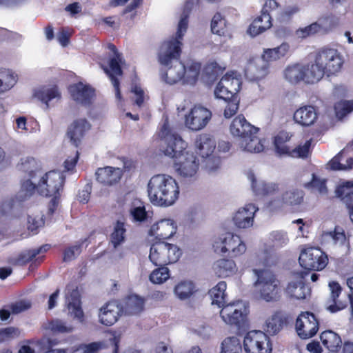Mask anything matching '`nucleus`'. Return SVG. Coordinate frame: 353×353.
Listing matches in <instances>:
<instances>
[{"label": "nucleus", "mask_w": 353, "mask_h": 353, "mask_svg": "<svg viewBox=\"0 0 353 353\" xmlns=\"http://www.w3.org/2000/svg\"><path fill=\"white\" fill-rule=\"evenodd\" d=\"M257 133L252 132V134L249 133L246 137H243L240 140L239 145L243 150L252 153H259L263 150V144L257 137Z\"/></svg>", "instance_id": "obj_34"}, {"label": "nucleus", "mask_w": 353, "mask_h": 353, "mask_svg": "<svg viewBox=\"0 0 353 353\" xmlns=\"http://www.w3.org/2000/svg\"><path fill=\"white\" fill-rule=\"evenodd\" d=\"M220 316L225 323L236 326L239 332L245 331L248 327L246 314L237 309L234 303L223 306Z\"/></svg>", "instance_id": "obj_18"}, {"label": "nucleus", "mask_w": 353, "mask_h": 353, "mask_svg": "<svg viewBox=\"0 0 353 353\" xmlns=\"http://www.w3.org/2000/svg\"><path fill=\"white\" fill-rule=\"evenodd\" d=\"M176 232V226L173 221L162 219L151 226L149 234L154 236L159 241H163L172 237Z\"/></svg>", "instance_id": "obj_24"}, {"label": "nucleus", "mask_w": 353, "mask_h": 353, "mask_svg": "<svg viewBox=\"0 0 353 353\" xmlns=\"http://www.w3.org/2000/svg\"><path fill=\"white\" fill-rule=\"evenodd\" d=\"M235 94L236 89L232 88V90H229L228 86L223 85V81H219L214 90L215 97L225 101L233 99Z\"/></svg>", "instance_id": "obj_56"}, {"label": "nucleus", "mask_w": 353, "mask_h": 353, "mask_svg": "<svg viewBox=\"0 0 353 353\" xmlns=\"http://www.w3.org/2000/svg\"><path fill=\"white\" fill-rule=\"evenodd\" d=\"M34 96L38 100L46 104L47 109L49 108L48 103L50 101L55 98L59 99L61 97L59 88L57 85H54L50 88H40L34 92Z\"/></svg>", "instance_id": "obj_38"}, {"label": "nucleus", "mask_w": 353, "mask_h": 353, "mask_svg": "<svg viewBox=\"0 0 353 353\" xmlns=\"http://www.w3.org/2000/svg\"><path fill=\"white\" fill-rule=\"evenodd\" d=\"M305 187L316 190L321 194L327 193L326 181L319 179L314 174H312V180L305 184Z\"/></svg>", "instance_id": "obj_58"}, {"label": "nucleus", "mask_w": 353, "mask_h": 353, "mask_svg": "<svg viewBox=\"0 0 353 353\" xmlns=\"http://www.w3.org/2000/svg\"><path fill=\"white\" fill-rule=\"evenodd\" d=\"M295 329L302 339L313 337L319 329V321L311 312H301L296 318Z\"/></svg>", "instance_id": "obj_15"}, {"label": "nucleus", "mask_w": 353, "mask_h": 353, "mask_svg": "<svg viewBox=\"0 0 353 353\" xmlns=\"http://www.w3.org/2000/svg\"><path fill=\"white\" fill-rule=\"evenodd\" d=\"M304 192L301 190H292L286 191L282 195V202L283 204L289 205H296L303 201Z\"/></svg>", "instance_id": "obj_50"}, {"label": "nucleus", "mask_w": 353, "mask_h": 353, "mask_svg": "<svg viewBox=\"0 0 353 353\" xmlns=\"http://www.w3.org/2000/svg\"><path fill=\"white\" fill-rule=\"evenodd\" d=\"M154 270L149 276L150 281L154 284H161L170 278V270L165 265Z\"/></svg>", "instance_id": "obj_53"}, {"label": "nucleus", "mask_w": 353, "mask_h": 353, "mask_svg": "<svg viewBox=\"0 0 353 353\" xmlns=\"http://www.w3.org/2000/svg\"><path fill=\"white\" fill-rule=\"evenodd\" d=\"M188 27V17L184 15L180 19L175 37L164 41L158 52L159 62L164 66H169L173 60L178 61L181 54L183 37Z\"/></svg>", "instance_id": "obj_5"}, {"label": "nucleus", "mask_w": 353, "mask_h": 353, "mask_svg": "<svg viewBox=\"0 0 353 353\" xmlns=\"http://www.w3.org/2000/svg\"><path fill=\"white\" fill-rule=\"evenodd\" d=\"M212 117V112L202 106H194L185 115V126L193 130L198 131L206 126Z\"/></svg>", "instance_id": "obj_19"}, {"label": "nucleus", "mask_w": 353, "mask_h": 353, "mask_svg": "<svg viewBox=\"0 0 353 353\" xmlns=\"http://www.w3.org/2000/svg\"><path fill=\"white\" fill-rule=\"evenodd\" d=\"M182 254L181 249L174 244L158 241L150 247L149 259L156 266L176 263Z\"/></svg>", "instance_id": "obj_6"}, {"label": "nucleus", "mask_w": 353, "mask_h": 353, "mask_svg": "<svg viewBox=\"0 0 353 353\" xmlns=\"http://www.w3.org/2000/svg\"><path fill=\"white\" fill-rule=\"evenodd\" d=\"M226 288V283L225 281H220L209 291L212 304L217 305L219 307L224 306Z\"/></svg>", "instance_id": "obj_39"}, {"label": "nucleus", "mask_w": 353, "mask_h": 353, "mask_svg": "<svg viewBox=\"0 0 353 353\" xmlns=\"http://www.w3.org/2000/svg\"><path fill=\"white\" fill-rule=\"evenodd\" d=\"M307 272L300 271L296 273L299 280L288 282L285 289L288 297L294 300H305L311 296V288L305 282Z\"/></svg>", "instance_id": "obj_17"}, {"label": "nucleus", "mask_w": 353, "mask_h": 353, "mask_svg": "<svg viewBox=\"0 0 353 353\" xmlns=\"http://www.w3.org/2000/svg\"><path fill=\"white\" fill-rule=\"evenodd\" d=\"M179 63L181 70L174 75L173 70L169 68L168 72L163 75L165 81L170 84H173L183 79L190 83H194L199 76L201 64L195 61L188 62L186 65L181 61H179Z\"/></svg>", "instance_id": "obj_14"}, {"label": "nucleus", "mask_w": 353, "mask_h": 353, "mask_svg": "<svg viewBox=\"0 0 353 353\" xmlns=\"http://www.w3.org/2000/svg\"><path fill=\"white\" fill-rule=\"evenodd\" d=\"M228 101V102L225 108L223 114L225 118L229 119L236 113L239 109V101L234 98Z\"/></svg>", "instance_id": "obj_63"}, {"label": "nucleus", "mask_w": 353, "mask_h": 353, "mask_svg": "<svg viewBox=\"0 0 353 353\" xmlns=\"http://www.w3.org/2000/svg\"><path fill=\"white\" fill-rule=\"evenodd\" d=\"M108 48L113 53L114 56L109 59V68H104V72L110 78L111 83L114 88L116 98L122 101V95L120 90V81L117 77H122L123 72L121 68L123 63L122 54L118 52L116 46L113 43H109Z\"/></svg>", "instance_id": "obj_10"}, {"label": "nucleus", "mask_w": 353, "mask_h": 353, "mask_svg": "<svg viewBox=\"0 0 353 353\" xmlns=\"http://www.w3.org/2000/svg\"><path fill=\"white\" fill-rule=\"evenodd\" d=\"M65 183L64 176L58 171L51 170L46 172L38 184V191L43 196L61 195Z\"/></svg>", "instance_id": "obj_12"}, {"label": "nucleus", "mask_w": 353, "mask_h": 353, "mask_svg": "<svg viewBox=\"0 0 353 353\" xmlns=\"http://www.w3.org/2000/svg\"><path fill=\"white\" fill-rule=\"evenodd\" d=\"M163 143L160 151L174 161L176 172L183 178H191L199 170V159L192 153L186 151L187 143L176 132H172L166 118L159 130Z\"/></svg>", "instance_id": "obj_1"}, {"label": "nucleus", "mask_w": 353, "mask_h": 353, "mask_svg": "<svg viewBox=\"0 0 353 353\" xmlns=\"http://www.w3.org/2000/svg\"><path fill=\"white\" fill-rule=\"evenodd\" d=\"M46 328L57 334L71 333L74 330V327L72 325L68 324L67 322L59 319H53L49 321Z\"/></svg>", "instance_id": "obj_45"}, {"label": "nucleus", "mask_w": 353, "mask_h": 353, "mask_svg": "<svg viewBox=\"0 0 353 353\" xmlns=\"http://www.w3.org/2000/svg\"><path fill=\"white\" fill-rule=\"evenodd\" d=\"M256 276L254 287L261 299L266 302H277L282 295L280 280L269 269H254Z\"/></svg>", "instance_id": "obj_4"}, {"label": "nucleus", "mask_w": 353, "mask_h": 353, "mask_svg": "<svg viewBox=\"0 0 353 353\" xmlns=\"http://www.w3.org/2000/svg\"><path fill=\"white\" fill-rule=\"evenodd\" d=\"M211 31L219 36L225 37L229 34L227 21L220 12H216L212 19Z\"/></svg>", "instance_id": "obj_42"}, {"label": "nucleus", "mask_w": 353, "mask_h": 353, "mask_svg": "<svg viewBox=\"0 0 353 353\" xmlns=\"http://www.w3.org/2000/svg\"><path fill=\"white\" fill-rule=\"evenodd\" d=\"M213 270L217 276L225 278L234 274L237 271V267L233 260L222 259L214 263Z\"/></svg>", "instance_id": "obj_33"}, {"label": "nucleus", "mask_w": 353, "mask_h": 353, "mask_svg": "<svg viewBox=\"0 0 353 353\" xmlns=\"http://www.w3.org/2000/svg\"><path fill=\"white\" fill-rule=\"evenodd\" d=\"M230 130L234 137H239L241 140L249 133L252 134V132H258L259 128L248 122L243 114H239L232 120Z\"/></svg>", "instance_id": "obj_26"}, {"label": "nucleus", "mask_w": 353, "mask_h": 353, "mask_svg": "<svg viewBox=\"0 0 353 353\" xmlns=\"http://www.w3.org/2000/svg\"><path fill=\"white\" fill-rule=\"evenodd\" d=\"M299 263L307 273L310 271H321L328 264V257L321 248L309 247L301 250Z\"/></svg>", "instance_id": "obj_9"}, {"label": "nucleus", "mask_w": 353, "mask_h": 353, "mask_svg": "<svg viewBox=\"0 0 353 353\" xmlns=\"http://www.w3.org/2000/svg\"><path fill=\"white\" fill-rule=\"evenodd\" d=\"M343 152H340L335 155L327 163V168L331 170H350L353 168V157H350L346 161V164L341 163Z\"/></svg>", "instance_id": "obj_47"}, {"label": "nucleus", "mask_w": 353, "mask_h": 353, "mask_svg": "<svg viewBox=\"0 0 353 353\" xmlns=\"http://www.w3.org/2000/svg\"><path fill=\"white\" fill-rule=\"evenodd\" d=\"M19 170L28 174V180L31 181V178H34L38 170V163L33 157H26L21 159V162L17 165Z\"/></svg>", "instance_id": "obj_44"}, {"label": "nucleus", "mask_w": 353, "mask_h": 353, "mask_svg": "<svg viewBox=\"0 0 353 353\" xmlns=\"http://www.w3.org/2000/svg\"><path fill=\"white\" fill-rule=\"evenodd\" d=\"M224 70V67H221L217 62L214 61L205 65L203 73L208 81L214 82L223 74Z\"/></svg>", "instance_id": "obj_48"}, {"label": "nucleus", "mask_w": 353, "mask_h": 353, "mask_svg": "<svg viewBox=\"0 0 353 353\" xmlns=\"http://www.w3.org/2000/svg\"><path fill=\"white\" fill-rule=\"evenodd\" d=\"M272 26V19L270 13L261 11V14L256 17L248 29V33L252 36H257Z\"/></svg>", "instance_id": "obj_31"}, {"label": "nucleus", "mask_w": 353, "mask_h": 353, "mask_svg": "<svg viewBox=\"0 0 353 353\" xmlns=\"http://www.w3.org/2000/svg\"><path fill=\"white\" fill-rule=\"evenodd\" d=\"M195 284L190 281H181L174 287V293L178 299L181 301L192 297L196 292Z\"/></svg>", "instance_id": "obj_37"}, {"label": "nucleus", "mask_w": 353, "mask_h": 353, "mask_svg": "<svg viewBox=\"0 0 353 353\" xmlns=\"http://www.w3.org/2000/svg\"><path fill=\"white\" fill-rule=\"evenodd\" d=\"M179 193L176 181L169 175H154L148 183L149 199L157 206L168 207L173 205L178 199Z\"/></svg>", "instance_id": "obj_2"}, {"label": "nucleus", "mask_w": 353, "mask_h": 353, "mask_svg": "<svg viewBox=\"0 0 353 353\" xmlns=\"http://www.w3.org/2000/svg\"><path fill=\"white\" fill-rule=\"evenodd\" d=\"M37 186L30 180H25L21 183V189L15 198L3 201L0 205L1 215H12L16 208L21 207V203L32 196Z\"/></svg>", "instance_id": "obj_13"}, {"label": "nucleus", "mask_w": 353, "mask_h": 353, "mask_svg": "<svg viewBox=\"0 0 353 353\" xmlns=\"http://www.w3.org/2000/svg\"><path fill=\"white\" fill-rule=\"evenodd\" d=\"M290 49L289 43L283 42L276 48L264 49L261 59L267 64H269L284 58L289 53Z\"/></svg>", "instance_id": "obj_32"}, {"label": "nucleus", "mask_w": 353, "mask_h": 353, "mask_svg": "<svg viewBox=\"0 0 353 353\" xmlns=\"http://www.w3.org/2000/svg\"><path fill=\"white\" fill-rule=\"evenodd\" d=\"M85 241H78L75 245L68 247L63 250V261L65 262H69L76 259L82 252V247Z\"/></svg>", "instance_id": "obj_55"}, {"label": "nucleus", "mask_w": 353, "mask_h": 353, "mask_svg": "<svg viewBox=\"0 0 353 353\" xmlns=\"http://www.w3.org/2000/svg\"><path fill=\"white\" fill-rule=\"evenodd\" d=\"M72 99L83 105H89L95 95V90L88 84L82 82L73 83L68 87Z\"/></svg>", "instance_id": "obj_21"}, {"label": "nucleus", "mask_w": 353, "mask_h": 353, "mask_svg": "<svg viewBox=\"0 0 353 353\" xmlns=\"http://www.w3.org/2000/svg\"><path fill=\"white\" fill-rule=\"evenodd\" d=\"M145 299L136 294L130 295L125 301V312L128 314H139L144 310Z\"/></svg>", "instance_id": "obj_40"}, {"label": "nucleus", "mask_w": 353, "mask_h": 353, "mask_svg": "<svg viewBox=\"0 0 353 353\" xmlns=\"http://www.w3.org/2000/svg\"><path fill=\"white\" fill-rule=\"evenodd\" d=\"M258 208L252 203L246 204L241 208L233 216V221L239 228H248L252 226L255 213Z\"/></svg>", "instance_id": "obj_23"}, {"label": "nucleus", "mask_w": 353, "mask_h": 353, "mask_svg": "<svg viewBox=\"0 0 353 353\" xmlns=\"http://www.w3.org/2000/svg\"><path fill=\"white\" fill-rule=\"evenodd\" d=\"M125 232V223L123 221H117L110 237V243L114 248H117L124 242Z\"/></svg>", "instance_id": "obj_43"}, {"label": "nucleus", "mask_w": 353, "mask_h": 353, "mask_svg": "<svg viewBox=\"0 0 353 353\" xmlns=\"http://www.w3.org/2000/svg\"><path fill=\"white\" fill-rule=\"evenodd\" d=\"M245 353H272V345L270 337L260 330L248 332L243 340Z\"/></svg>", "instance_id": "obj_11"}, {"label": "nucleus", "mask_w": 353, "mask_h": 353, "mask_svg": "<svg viewBox=\"0 0 353 353\" xmlns=\"http://www.w3.org/2000/svg\"><path fill=\"white\" fill-rule=\"evenodd\" d=\"M123 313V307L120 302L110 301L103 305L99 312V322L105 325H114Z\"/></svg>", "instance_id": "obj_20"}, {"label": "nucleus", "mask_w": 353, "mask_h": 353, "mask_svg": "<svg viewBox=\"0 0 353 353\" xmlns=\"http://www.w3.org/2000/svg\"><path fill=\"white\" fill-rule=\"evenodd\" d=\"M95 174L97 181L105 185L116 183L121 177L120 169L111 166L98 168Z\"/></svg>", "instance_id": "obj_28"}, {"label": "nucleus", "mask_w": 353, "mask_h": 353, "mask_svg": "<svg viewBox=\"0 0 353 353\" xmlns=\"http://www.w3.org/2000/svg\"><path fill=\"white\" fill-rule=\"evenodd\" d=\"M353 180L346 181L339 185L335 194L336 197L345 205L350 221L353 223Z\"/></svg>", "instance_id": "obj_25"}, {"label": "nucleus", "mask_w": 353, "mask_h": 353, "mask_svg": "<svg viewBox=\"0 0 353 353\" xmlns=\"http://www.w3.org/2000/svg\"><path fill=\"white\" fill-rule=\"evenodd\" d=\"M299 11V8L297 6H286L279 14V19L281 22L290 21L293 16Z\"/></svg>", "instance_id": "obj_59"}, {"label": "nucleus", "mask_w": 353, "mask_h": 353, "mask_svg": "<svg viewBox=\"0 0 353 353\" xmlns=\"http://www.w3.org/2000/svg\"><path fill=\"white\" fill-rule=\"evenodd\" d=\"M68 309L70 315L80 323L85 321V316L81 307V303L79 297H73L72 301L68 304Z\"/></svg>", "instance_id": "obj_52"}, {"label": "nucleus", "mask_w": 353, "mask_h": 353, "mask_svg": "<svg viewBox=\"0 0 353 353\" xmlns=\"http://www.w3.org/2000/svg\"><path fill=\"white\" fill-rule=\"evenodd\" d=\"M311 63L307 65L295 63L288 66L284 72L285 78L291 83L296 84L301 81L306 83H315L317 80H314Z\"/></svg>", "instance_id": "obj_16"}, {"label": "nucleus", "mask_w": 353, "mask_h": 353, "mask_svg": "<svg viewBox=\"0 0 353 353\" xmlns=\"http://www.w3.org/2000/svg\"><path fill=\"white\" fill-rule=\"evenodd\" d=\"M70 37L71 33L68 28L62 27L59 29L57 34V40L63 47H65L69 44Z\"/></svg>", "instance_id": "obj_64"}, {"label": "nucleus", "mask_w": 353, "mask_h": 353, "mask_svg": "<svg viewBox=\"0 0 353 353\" xmlns=\"http://www.w3.org/2000/svg\"><path fill=\"white\" fill-rule=\"evenodd\" d=\"M323 236L332 238L335 244L340 243L344 245L346 242L345 230L339 225L335 226L333 231L324 232Z\"/></svg>", "instance_id": "obj_57"}, {"label": "nucleus", "mask_w": 353, "mask_h": 353, "mask_svg": "<svg viewBox=\"0 0 353 353\" xmlns=\"http://www.w3.org/2000/svg\"><path fill=\"white\" fill-rule=\"evenodd\" d=\"M220 81H223V85L228 86L229 90L232 88L236 89V93L241 89V82L239 79L234 77L232 74H225Z\"/></svg>", "instance_id": "obj_60"}, {"label": "nucleus", "mask_w": 353, "mask_h": 353, "mask_svg": "<svg viewBox=\"0 0 353 353\" xmlns=\"http://www.w3.org/2000/svg\"><path fill=\"white\" fill-rule=\"evenodd\" d=\"M320 339L325 348L330 352H336L341 346L342 341L340 336L332 330H325L320 335Z\"/></svg>", "instance_id": "obj_35"}, {"label": "nucleus", "mask_w": 353, "mask_h": 353, "mask_svg": "<svg viewBox=\"0 0 353 353\" xmlns=\"http://www.w3.org/2000/svg\"><path fill=\"white\" fill-rule=\"evenodd\" d=\"M196 152L202 158H205V167L208 172H214L220 168L221 159L212 155L216 148L215 140L208 134L199 135L195 141Z\"/></svg>", "instance_id": "obj_8"}, {"label": "nucleus", "mask_w": 353, "mask_h": 353, "mask_svg": "<svg viewBox=\"0 0 353 353\" xmlns=\"http://www.w3.org/2000/svg\"><path fill=\"white\" fill-rule=\"evenodd\" d=\"M323 27L318 22H314L304 28H300L296 31V35L298 38L306 39L307 37L314 36L321 32Z\"/></svg>", "instance_id": "obj_54"}, {"label": "nucleus", "mask_w": 353, "mask_h": 353, "mask_svg": "<svg viewBox=\"0 0 353 353\" xmlns=\"http://www.w3.org/2000/svg\"><path fill=\"white\" fill-rule=\"evenodd\" d=\"M288 132H279L274 139V146L276 152L279 155H288L292 153L291 148L288 143L291 139Z\"/></svg>", "instance_id": "obj_36"}, {"label": "nucleus", "mask_w": 353, "mask_h": 353, "mask_svg": "<svg viewBox=\"0 0 353 353\" xmlns=\"http://www.w3.org/2000/svg\"><path fill=\"white\" fill-rule=\"evenodd\" d=\"M90 128L91 125L86 119H77L68 126L66 134L71 143L78 147Z\"/></svg>", "instance_id": "obj_22"}, {"label": "nucleus", "mask_w": 353, "mask_h": 353, "mask_svg": "<svg viewBox=\"0 0 353 353\" xmlns=\"http://www.w3.org/2000/svg\"><path fill=\"white\" fill-rule=\"evenodd\" d=\"M130 214L134 220L142 222L147 219L148 214L144 205L134 207L130 210Z\"/></svg>", "instance_id": "obj_62"}, {"label": "nucleus", "mask_w": 353, "mask_h": 353, "mask_svg": "<svg viewBox=\"0 0 353 353\" xmlns=\"http://www.w3.org/2000/svg\"><path fill=\"white\" fill-rule=\"evenodd\" d=\"M330 294L327 302V310L331 313H336L343 310L347 306L346 303L338 300L342 292V287L337 281H330L328 284Z\"/></svg>", "instance_id": "obj_27"}, {"label": "nucleus", "mask_w": 353, "mask_h": 353, "mask_svg": "<svg viewBox=\"0 0 353 353\" xmlns=\"http://www.w3.org/2000/svg\"><path fill=\"white\" fill-rule=\"evenodd\" d=\"M310 63L313 70V79L319 82L324 75L330 77L339 72L344 60L336 49L324 47L315 52L314 61Z\"/></svg>", "instance_id": "obj_3"}, {"label": "nucleus", "mask_w": 353, "mask_h": 353, "mask_svg": "<svg viewBox=\"0 0 353 353\" xmlns=\"http://www.w3.org/2000/svg\"><path fill=\"white\" fill-rule=\"evenodd\" d=\"M242 346L240 340L235 336L227 337L221 343L220 353H241Z\"/></svg>", "instance_id": "obj_49"}, {"label": "nucleus", "mask_w": 353, "mask_h": 353, "mask_svg": "<svg viewBox=\"0 0 353 353\" xmlns=\"http://www.w3.org/2000/svg\"><path fill=\"white\" fill-rule=\"evenodd\" d=\"M318 118L315 108L312 105H304L297 109L294 113L296 123L302 126H310Z\"/></svg>", "instance_id": "obj_30"}, {"label": "nucleus", "mask_w": 353, "mask_h": 353, "mask_svg": "<svg viewBox=\"0 0 353 353\" xmlns=\"http://www.w3.org/2000/svg\"><path fill=\"white\" fill-rule=\"evenodd\" d=\"M251 180L252 188L256 194L270 195L278 190V185L274 183H261L258 184L253 174L251 175Z\"/></svg>", "instance_id": "obj_46"}, {"label": "nucleus", "mask_w": 353, "mask_h": 353, "mask_svg": "<svg viewBox=\"0 0 353 353\" xmlns=\"http://www.w3.org/2000/svg\"><path fill=\"white\" fill-rule=\"evenodd\" d=\"M259 265H262L265 268L270 267L275 263V259L272 252L269 250H264L259 256Z\"/></svg>", "instance_id": "obj_61"}, {"label": "nucleus", "mask_w": 353, "mask_h": 353, "mask_svg": "<svg viewBox=\"0 0 353 353\" xmlns=\"http://www.w3.org/2000/svg\"><path fill=\"white\" fill-rule=\"evenodd\" d=\"M33 254L32 249L19 254L15 259V263L18 265L23 266L32 262L30 265V268L36 263L40 264L43 261L44 256L36 258V256H33Z\"/></svg>", "instance_id": "obj_51"}, {"label": "nucleus", "mask_w": 353, "mask_h": 353, "mask_svg": "<svg viewBox=\"0 0 353 353\" xmlns=\"http://www.w3.org/2000/svg\"><path fill=\"white\" fill-rule=\"evenodd\" d=\"M288 323V316L282 310L275 311L265 321V330L270 334L279 333Z\"/></svg>", "instance_id": "obj_29"}, {"label": "nucleus", "mask_w": 353, "mask_h": 353, "mask_svg": "<svg viewBox=\"0 0 353 353\" xmlns=\"http://www.w3.org/2000/svg\"><path fill=\"white\" fill-rule=\"evenodd\" d=\"M214 251L231 257L242 255L246 251V245L239 235L228 232L216 237L213 241Z\"/></svg>", "instance_id": "obj_7"}, {"label": "nucleus", "mask_w": 353, "mask_h": 353, "mask_svg": "<svg viewBox=\"0 0 353 353\" xmlns=\"http://www.w3.org/2000/svg\"><path fill=\"white\" fill-rule=\"evenodd\" d=\"M17 81V75L11 70H0V94L10 90Z\"/></svg>", "instance_id": "obj_41"}]
</instances>
